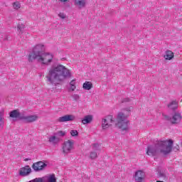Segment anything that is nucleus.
Wrapping results in <instances>:
<instances>
[{
	"instance_id": "obj_1",
	"label": "nucleus",
	"mask_w": 182,
	"mask_h": 182,
	"mask_svg": "<svg viewBox=\"0 0 182 182\" xmlns=\"http://www.w3.org/2000/svg\"><path fill=\"white\" fill-rule=\"evenodd\" d=\"M46 77L48 83L58 86V85L63 83L66 79L72 77V73L63 65H52L49 68Z\"/></svg>"
},
{
	"instance_id": "obj_2",
	"label": "nucleus",
	"mask_w": 182,
	"mask_h": 182,
	"mask_svg": "<svg viewBox=\"0 0 182 182\" xmlns=\"http://www.w3.org/2000/svg\"><path fill=\"white\" fill-rule=\"evenodd\" d=\"M173 143L171 139L158 141L154 145L147 147L146 154L148 156H157L161 154L164 156H167L173 150Z\"/></svg>"
},
{
	"instance_id": "obj_3",
	"label": "nucleus",
	"mask_w": 182,
	"mask_h": 182,
	"mask_svg": "<svg viewBox=\"0 0 182 182\" xmlns=\"http://www.w3.org/2000/svg\"><path fill=\"white\" fill-rule=\"evenodd\" d=\"M130 112H132V109L130 107H128L118 113L117 116V127L125 132L129 130V124H130V122L127 120V117L130 116Z\"/></svg>"
},
{
	"instance_id": "obj_4",
	"label": "nucleus",
	"mask_w": 182,
	"mask_h": 182,
	"mask_svg": "<svg viewBox=\"0 0 182 182\" xmlns=\"http://www.w3.org/2000/svg\"><path fill=\"white\" fill-rule=\"evenodd\" d=\"M45 53V46L43 44H37L33 48V51L28 55V60H38Z\"/></svg>"
},
{
	"instance_id": "obj_5",
	"label": "nucleus",
	"mask_w": 182,
	"mask_h": 182,
	"mask_svg": "<svg viewBox=\"0 0 182 182\" xmlns=\"http://www.w3.org/2000/svg\"><path fill=\"white\" fill-rule=\"evenodd\" d=\"M37 60L39 62V63H41V65L48 66V65H50L53 60V55L49 53H44L42 55L37 58Z\"/></svg>"
},
{
	"instance_id": "obj_6",
	"label": "nucleus",
	"mask_w": 182,
	"mask_h": 182,
	"mask_svg": "<svg viewBox=\"0 0 182 182\" xmlns=\"http://www.w3.org/2000/svg\"><path fill=\"white\" fill-rule=\"evenodd\" d=\"M114 120H113V116L109 115L102 119V127L105 130L106 129H109L112 124L114 123Z\"/></svg>"
},
{
	"instance_id": "obj_7",
	"label": "nucleus",
	"mask_w": 182,
	"mask_h": 182,
	"mask_svg": "<svg viewBox=\"0 0 182 182\" xmlns=\"http://www.w3.org/2000/svg\"><path fill=\"white\" fill-rule=\"evenodd\" d=\"M165 119L166 120H170L172 124H178L181 122V114L180 112H176L171 118H169L168 116L165 115Z\"/></svg>"
},
{
	"instance_id": "obj_8",
	"label": "nucleus",
	"mask_w": 182,
	"mask_h": 182,
	"mask_svg": "<svg viewBox=\"0 0 182 182\" xmlns=\"http://www.w3.org/2000/svg\"><path fill=\"white\" fill-rule=\"evenodd\" d=\"M72 150H73V142L70 140L65 141L63 144V153L64 154H69Z\"/></svg>"
},
{
	"instance_id": "obj_9",
	"label": "nucleus",
	"mask_w": 182,
	"mask_h": 182,
	"mask_svg": "<svg viewBox=\"0 0 182 182\" xmlns=\"http://www.w3.org/2000/svg\"><path fill=\"white\" fill-rule=\"evenodd\" d=\"M48 166V165L43 161H38L32 165V168L34 170V171H42L44 168H46Z\"/></svg>"
},
{
	"instance_id": "obj_10",
	"label": "nucleus",
	"mask_w": 182,
	"mask_h": 182,
	"mask_svg": "<svg viewBox=\"0 0 182 182\" xmlns=\"http://www.w3.org/2000/svg\"><path fill=\"white\" fill-rule=\"evenodd\" d=\"M76 119V117L73 114H65L63 117H60L58 119V122L60 123H65V122H73Z\"/></svg>"
},
{
	"instance_id": "obj_11",
	"label": "nucleus",
	"mask_w": 182,
	"mask_h": 182,
	"mask_svg": "<svg viewBox=\"0 0 182 182\" xmlns=\"http://www.w3.org/2000/svg\"><path fill=\"white\" fill-rule=\"evenodd\" d=\"M145 174L143 171H137L134 175V178L136 182H143L144 181Z\"/></svg>"
},
{
	"instance_id": "obj_12",
	"label": "nucleus",
	"mask_w": 182,
	"mask_h": 182,
	"mask_svg": "<svg viewBox=\"0 0 182 182\" xmlns=\"http://www.w3.org/2000/svg\"><path fill=\"white\" fill-rule=\"evenodd\" d=\"M21 120H24L26 123H33V122H36L38 120L37 115H29L25 116L23 114V117H21Z\"/></svg>"
},
{
	"instance_id": "obj_13",
	"label": "nucleus",
	"mask_w": 182,
	"mask_h": 182,
	"mask_svg": "<svg viewBox=\"0 0 182 182\" xmlns=\"http://www.w3.org/2000/svg\"><path fill=\"white\" fill-rule=\"evenodd\" d=\"M48 141L51 144H53V146H56L59 141H60V138L59 136H56V134L54 133L53 135H51L48 138Z\"/></svg>"
},
{
	"instance_id": "obj_14",
	"label": "nucleus",
	"mask_w": 182,
	"mask_h": 182,
	"mask_svg": "<svg viewBox=\"0 0 182 182\" xmlns=\"http://www.w3.org/2000/svg\"><path fill=\"white\" fill-rule=\"evenodd\" d=\"M32 171V169L31 168V166H26L25 167L22 168L20 170L19 174L20 176H29Z\"/></svg>"
},
{
	"instance_id": "obj_15",
	"label": "nucleus",
	"mask_w": 182,
	"mask_h": 182,
	"mask_svg": "<svg viewBox=\"0 0 182 182\" xmlns=\"http://www.w3.org/2000/svg\"><path fill=\"white\" fill-rule=\"evenodd\" d=\"M23 114H21L18 109H14L9 113V117L12 119H20L21 117H23Z\"/></svg>"
},
{
	"instance_id": "obj_16",
	"label": "nucleus",
	"mask_w": 182,
	"mask_h": 182,
	"mask_svg": "<svg viewBox=\"0 0 182 182\" xmlns=\"http://www.w3.org/2000/svg\"><path fill=\"white\" fill-rule=\"evenodd\" d=\"M74 5L78 8V9H82L86 7V0H74Z\"/></svg>"
},
{
	"instance_id": "obj_17",
	"label": "nucleus",
	"mask_w": 182,
	"mask_h": 182,
	"mask_svg": "<svg viewBox=\"0 0 182 182\" xmlns=\"http://www.w3.org/2000/svg\"><path fill=\"white\" fill-rule=\"evenodd\" d=\"M93 122V115H86L82 119V124H89Z\"/></svg>"
},
{
	"instance_id": "obj_18",
	"label": "nucleus",
	"mask_w": 182,
	"mask_h": 182,
	"mask_svg": "<svg viewBox=\"0 0 182 182\" xmlns=\"http://www.w3.org/2000/svg\"><path fill=\"white\" fill-rule=\"evenodd\" d=\"M164 59H166V60H171V59L174 58V53H173L170 50H167L165 52V55H164Z\"/></svg>"
},
{
	"instance_id": "obj_19",
	"label": "nucleus",
	"mask_w": 182,
	"mask_h": 182,
	"mask_svg": "<svg viewBox=\"0 0 182 182\" xmlns=\"http://www.w3.org/2000/svg\"><path fill=\"white\" fill-rule=\"evenodd\" d=\"M82 87L85 90H90L93 87V84L89 81H86L83 85Z\"/></svg>"
},
{
	"instance_id": "obj_20",
	"label": "nucleus",
	"mask_w": 182,
	"mask_h": 182,
	"mask_svg": "<svg viewBox=\"0 0 182 182\" xmlns=\"http://www.w3.org/2000/svg\"><path fill=\"white\" fill-rule=\"evenodd\" d=\"M168 107L171 110H176L178 107V104L176 100H173L168 105Z\"/></svg>"
},
{
	"instance_id": "obj_21",
	"label": "nucleus",
	"mask_w": 182,
	"mask_h": 182,
	"mask_svg": "<svg viewBox=\"0 0 182 182\" xmlns=\"http://www.w3.org/2000/svg\"><path fill=\"white\" fill-rule=\"evenodd\" d=\"M5 125V118L4 117V112H0V128H4Z\"/></svg>"
},
{
	"instance_id": "obj_22",
	"label": "nucleus",
	"mask_w": 182,
	"mask_h": 182,
	"mask_svg": "<svg viewBox=\"0 0 182 182\" xmlns=\"http://www.w3.org/2000/svg\"><path fill=\"white\" fill-rule=\"evenodd\" d=\"M76 80H73L70 81V90H72V92H75V90L76 89Z\"/></svg>"
},
{
	"instance_id": "obj_23",
	"label": "nucleus",
	"mask_w": 182,
	"mask_h": 182,
	"mask_svg": "<svg viewBox=\"0 0 182 182\" xmlns=\"http://www.w3.org/2000/svg\"><path fill=\"white\" fill-rule=\"evenodd\" d=\"M90 158L92 159V160H95V159H97V153L96 151H91L90 153Z\"/></svg>"
},
{
	"instance_id": "obj_24",
	"label": "nucleus",
	"mask_w": 182,
	"mask_h": 182,
	"mask_svg": "<svg viewBox=\"0 0 182 182\" xmlns=\"http://www.w3.org/2000/svg\"><path fill=\"white\" fill-rule=\"evenodd\" d=\"M158 177L160 178H163V180H167V176H166V173L164 172L159 171L158 173Z\"/></svg>"
},
{
	"instance_id": "obj_25",
	"label": "nucleus",
	"mask_w": 182,
	"mask_h": 182,
	"mask_svg": "<svg viewBox=\"0 0 182 182\" xmlns=\"http://www.w3.org/2000/svg\"><path fill=\"white\" fill-rule=\"evenodd\" d=\"M14 9H19L21 8V4L19 2H14L13 4Z\"/></svg>"
},
{
	"instance_id": "obj_26",
	"label": "nucleus",
	"mask_w": 182,
	"mask_h": 182,
	"mask_svg": "<svg viewBox=\"0 0 182 182\" xmlns=\"http://www.w3.org/2000/svg\"><path fill=\"white\" fill-rule=\"evenodd\" d=\"M55 134H56V136H58V137H59V136H65V134H66V132H63V131H58V132H55Z\"/></svg>"
},
{
	"instance_id": "obj_27",
	"label": "nucleus",
	"mask_w": 182,
	"mask_h": 182,
	"mask_svg": "<svg viewBox=\"0 0 182 182\" xmlns=\"http://www.w3.org/2000/svg\"><path fill=\"white\" fill-rule=\"evenodd\" d=\"M70 133L71 136H73V137H75V136H77L79 134V133L76 130H71Z\"/></svg>"
},
{
	"instance_id": "obj_28",
	"label": "nucleus",
	"mask_w": 182,
	"mask_h": 182,
	"mask_svg": "<svg viewBox=\"0 0 182 182\" xmlns=\"http://www.w3.org/2000/svg\"><path fill=\"white\" fill-rule=\"evenodd\" d=\"M17 28L20 31H22V29H25V24H18Z\"/></svg>"
},
{
	"instance_id": "obj_29",
	"label": "nucleus",
	"mask_w": 182,
	"mask_h": 182,
	"mask_svg": "<svg viewBox=\"0 0 182 182\" xmlns=\"http://www.w3.org/2000/svg\"><path fill=\"white\" fill-rule=\"evenodd\" d=\"M73 97L74 100H76V101H77V100H79V99H80V96H79V95H77V94L73 95Z\"/></svg>"
},
{
	"instance_id": "obj_30",
	"label": "nucleus",
	"mask_w": 182,
	"mask_h": 182,
	"mask_svg": "<svg viewBox=\"0 0 182 182\" xmlns=\"http://www.w3.org/2000/svg\"><path fill=\"white\" fill-rule=\"evenodd\" d=\"M92 149H93V150H95V151L99 150V145H98V144H94L92 145Z\"/></svg>"
},
{
	"instance_id": "obj_31",
	"label": "nucleus",
	"mask_w": 182,
	"mask_h": 182,
	"mask_svg": "<svg viewBox=\"0 0 182 182\" xmlns=\"http://www.w3.org/2000/svg\"><path fill=\"white\" fill-rule=\"evenodd\" d=\"M58 16H59L60 18H61V19H65V18H66V15H65V14H63V13H60V14H58Z\"/></svg>"
},
{
	"instance_id": "obj_32",
	"label": "nucleus",
	"mask_w": 182,
	"mask_h": 182,
	"mask_svg": "<svg viewBox=\"0 0 182 182\" xmlns=\"http://www.w3.org/2000/svg\"><path fill=\"white\" fill-rule=\"evenodd\" d=\"M173 151H178V150H180V146L178 145H176L173 148Z\"/></svg>"
},
{
	"instance_id": "obj_33",
	"label": "nucleus",
	"mask_w": 182,
	"mask_h": 182,
	"mask_svg": "<svg viewBox=\"0 0 182 182\" xmlns=\"http://www.w3.org/2000/svg\"><path fill=\"white\" fill-rule=\"evenodd\" d=\"M130 102V99H129V98H124V99H123V100H122V103H126V102Z\"/></svg>"
},
{
	"instance_id": "obj_34",
	"label": "nucleus",
	"mask_w": 182,
	"mask_h": 182,
	"mask_svg": "<svg viewBox=\"0 0 182 182\" xmlns=\"http://www.w3.org/2000/svg\"><path fill=\"white\" fill-rule=\"evenodd\" d=\"M3 41H8V36H5L4 38L3 39Z\"/></svg>"
},
{
	"instance_id": "obj_35",
	"label": "nucleus",
	"mask_w": 182,
	"mask_h": 182,
	"mask_svg": "<svg viewBox=\"0 0 182 182\" xmlns=\"http://www.w3.org/2000/svg\"><path fill=\"white\" fill-rule=\"evenodd\" d=\"M61 2H68L69 0H60Z\"/></svg>"
},
{
	"instance_id": "obj_36",
	"label": "nucleus",
	"mask_w": 182,
	"mask_h": 182,
	"mask_svg": "<svg viewBox=\"0 0 182 182\" xmlns=\"http://www.w3.org/2000/svg\"><path fill=\"white\" fill-rule=\"evenodd\" d=\"M28 160H29V159H25V161H28Z\"/></svg>"
}]
</instances>
